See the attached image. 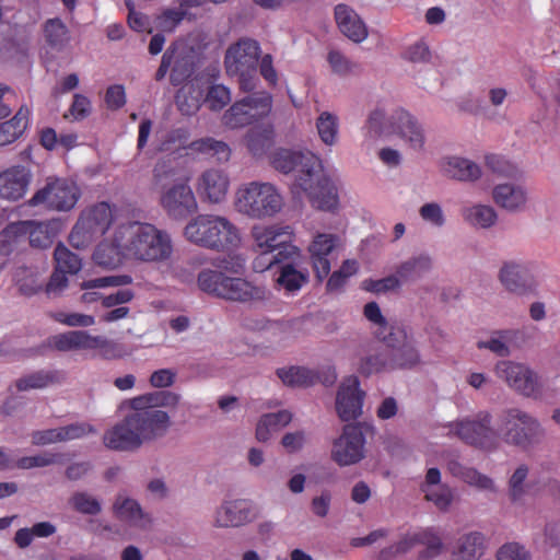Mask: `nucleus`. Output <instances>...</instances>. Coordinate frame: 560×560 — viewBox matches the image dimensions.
<instances>
[{
  "instance_id": "1",
  "label": "nucleus",
  "mask_w": 560,
  "mask_h": 560,
  "mask_svg": "<svg viewBox=\"0 0 560 560\" xmlns=\"http://www.w3.org/2000/svg\"><path fill=\"white\" fill-rule=\"evenodd\" d=\"M275 170L294 173L292 192L303 191L312 206L324 211L335 210L338 206L337 188L325 174L320 159L311 151L290 149L276 150L270 159Z\"/></svg>"
},
{
  "instance_id": "2",
  "label": "nucleus",
  "mask_w": 560,
  "mask_h": 560,
  "mask_svg": "<svg viewBox=\"0 0 560 560\" xmlns=\"http://www.w3.org/2000/svg\"><path fill=\"white\" fill-rule=\"evenodd\" d=\"M138 397L129 400L131 411L106 430L103 444L112 451L136 452L144 444L164 438L172 427L171 416L162 409L147 407Z\"/></svg>"
},
{
  "instance_id": "3",
  "label": "nucleus",
  "mask_w": 560,
  "mask_h": 560,
  "mask_svg": "<svg viewBox=\"0 0 560 560\" xmlns=\"http://www.w3.org/2000/svg\"><path fill=\"white\" fill-rule=\"evenodd\" d=\"M151 186L159 195V205L170 219L182 221L197 211L198 202L189 185V177L183 176L173 161L161 159L156 162Z\"/></svg>"
},
{
  "instance_id": "4",
  "label": "nucleus",
  "mask_w": 560,
  "mask_h": 560,
  "mask_svg": "<svg viewBox=\"0 0 560 560\" xmlns=\"http://www.w3.org/2000/svg\"><path fill=\"white\" fill-rule=\"evenodd\" d=\"M118 241H126L127 260L141 264H167L174 255L171 234L154 224L127 222L118 225Z\"/></svg>"
},
{
  "instance_id": "5",
  "label": "nucleus",
  "mask_w": 560,
  "mask_h": 560,
  "mask_svg": "<svg viewBox=\"0 0 560 560\" xmlns=\"http://www.w3.org/2000/svg\"><path fill=\"white\" fill-rule=\"evenodd\" d=\"M184 236L195 245L219 252L236 248L242 241L238 228L217 214L196 215L186 224Z\"/></svg>"
},
{
  "instance_id": "6",
  "label": "nucleus",
  "mask_w": 560,
  "mask_h": 560,
  "mask_svg": "<svg viewBox=\"0 0 560 560\" xmlns=\"http://www.w3.org/2000/svg\"><path fill=\"white\" fill-rule=\"evenodd\" d=\"M234 207L238 213L249 219L265 220L282 211L284 198L271 183L250 182L236 190Z\"/></svg>"
},
{
  "instance_id": "7",
  "label": "nucleus",
  "mask_w": 560,
  "mask_h": 560,
  "mask_svg": "<svg viewBox=\"0 0 560 560\" xmlns=\"http://www.w3.org/2000/svg\"><path fill=\"white\" fill-rule=\"evenodd\" d=\"M497 438L514 447L528 450L545 438V429L537 418L518 407L500 411L497 422Z\"/></svg>"
},
{
  "instance_id": "8",
  "label": "nucleus",
  "mask_w": 560,
  "mask_h": 560,
  "mask_svg": "<svg viewBox=\"0 0 560 560\" xmlns=\"http://www.w3.org/2000/svg\"><path fill=\"white\" fill-rule=\"evenodd\" d=\"M259 57L258 42L247 37L238 39L226 49L225 71L230 77L238 78L240 89L244 92H250L256 88Z\"/></svg>"
},
{
  "instance_id": "9",
  "label": "nucleus",
  "mask_w": 560,
  "mask_h": 560,
  "mask_svg": "<svg viewBox=\"0 0 560 560\" xmlns=\"http://www.w3.org/2000/svg\"><path fill=\"white\" fill-rule=\"evenodd\" d=\"M113 222V210L106 202H100L80 214L69 235L70 244L75 248H85L101 237Z\"/></svg>"
},
{
  "instance_id": "10",
  "label": "nucleus",
  "mask_w": 560,
  "mask_h": 560,
  "mask_svg": "<svg viewBox=\"0 0 560 560\" xmlns=\"http://www.w3.org/2000/svg\"><path fill=\"white\" fill-rule=\"evenodd\" d=\"M81 190L78 185L63 177H48L45 185L30 199L31 206H44L56 211H69L74 208Z\"/></svg>"
},
{
  "instance_id": "11",
  "label": "nucleus",
  "mask_w": 560,
  "mask_h": 560,
  "mask_svg": "<svg viewBox=\"0 0 560 560\" xmlns=\"http://www.w3.org/2000/svg\"><path fill=\"white\" fill-rule=\"evenodd\" d=\"M493 372L509 388L522 396L537 397L541 393V377L525 363L511 360L498 361Z\"/></svg>"
},
{
  "instance_id": "12",
  "label": "nucleus",
  "mask_w": 560,
  "mask_h": 560,
  "mask_svg": "<svg viewBox=\"0 0 560 560\" xmlns=\"http://www.w3.org/2000/svg\"><path fill=\"white\" fill-rule=\"evenodd\" d=\"M366 439L359 423L343 425L341 433L332 440L330 459L340 467L359 464L366 455Z\"/></svg>"
},
{
  "instance_id": "13",
  "label": "nucleus",
  "mask_w": 560,
  "mask_h": 560,
  "mask_svg": "<svg viewBox=\"0 0 560 560\" xmlns=\"http://www.w3.org/2000/svg\"><path fill=\"white\" fill-rule=\"evenodd\" d=\"M272 97L267 92L253 93L235 102L223 115V124L229 128H242L268 116Z\"/></svg>"
},
{
  "instance_id": "14",
  "label": "nucleus",
  "mask_w": 560,
  "mask_h": 560,
  "mask_svg": "<svg viewBox=\"0 0 560 560\" xmlns=\"http://www.w3.org/2000/svg\"><path fill=\"white\" fill-rule=\"evenodd\" d=\"M489 411H480L474 419H462L450 424V433L463 442L482 448L495 445L497 430L491 425Z\"/></svg>"
},
{
  "instance_id": "15",
  "label": "nucleus",
  "mask_w": 560,
  "mask_h": 560,
  "mask_svg": "<svg viewBox=\"0 0 560 560\" xmlns=\"http://www.w3.org/2000/svg\"><path fill=\"white\" fill-rule=\"evenodd\" d=\"M257 518L255 504L243 498H228L215 509L213 526L215 528H235L254 522Z\"/></svg>"
},
{
  "instance_id": "16",
  "label": "nucleus",
  "mask_w": 560,
  "mask_h": 560,
  "mask_svg": "<svg viewBox=\"0 0 560 560\" xmlns=\"http://www.w3.org/2000/svg\"><path fill=\"white\" fill-rule=\"evenodd\" d=\"M365 393L360 388L357 376H348L339 384L336 393L335 408L341 421L357 420L363 413Z\"/></svg>"
},
{
  "instance_id": "17",
  "label": "nucleus",
  "mask_w": 560,
  "mask_h": 560,
  "mask_svg": "<svg viewBox=\"0 0 560 560\" xmlns=\"http://www.w3.org/2000/svg\"><path fill=\"white\" fill-rule=\"evenodd\" d=\"M253 247L258 254H276L291 244L293 230L289 225H254L250 230Z\"/></svg>"
},
{
  "instance_id": "18",
  "label": "nucleus",
  "mask_w": 560,
  "mask_h": 560,
  "mask_svg": "<svg viewBox=\"0 0 560 560\" xmlns=\"http://www.w3.org/2000/svg\"><path fill=\"white\" fill-rule=\"evenodd\" d=\"M341 247L337 234L317 233L308 246V253L316 278L323 281L330 272L334 253Z\"/></svg>"
},
{
  "instance_id": "19",
  "label": "nucleus",
  "mask_w": 560,
  "mask_h": 560,
  "mask_svg": "<svg viewBox=\"0 0 560 560\" xmlns=\"http://www.w3.org/2000/svg\"><path fill=\"white\" fill-rule=\"evenodd\" d=\"M498 280L505 291L523 296L535 290V282L527 266L521 260H504L498 271Z\"/></svg>"
},
{
  "instance_id": "20",
  "label": "nucleus",
  "mask_w": 560,
  "mask_h": 560,
  "mask_svg": "<svg viewBox=\"0 0 560 560\" xmlns=\"http://www.w3.org/2000/svg\"><path fill=\"white\" fill-rule=\"evenodd\" d=\"M395 133L415 152H422L425 145V130L417 117L405 109L392 114Z\"/></svg>"
},
{
  "instance_id": "21",
  "label": "nucleus",
  "mask_w": 560,
  "mask_h": 560,
  "mask_svg": "<svg viewBox=\"0 0 560 560\" xmlns=\"http://www.w3.org/2000/svg\"><path fill=\"white\" fill-rule=\"evenodd\" d=\"M229 188V175L220 168H207L196 179V190L199 197L212 205L223 201Z\"/></svg>"
},
{
  "instance_id": "22",
  "label": "nucleus",
  "mask_w": 560,
  "mask_h": 560,
  "mask_svg": "<svg viewBox=\"0 0 560 560\" xmlns=\"http://www.w3.org/2000/svg\"><path fill=\"white\" fill-rule=\"evenodd\" d=\"M113 515L128 526L141 530L149 529L152 518L144 512L140 503L126 492H118L112 505Z\"/></svg>"
},
{
  "instance_id": "23",
  "label": "nucleus",
  "mask_w": 560,
  "mask_h": 560,
  "mask_svg": "<svg viewBox=\"0 0 560 560\" xmlns=\"http://www.w3.org/2000/svg\"><path fill=\"white\" fill-rule=\"evenodd\" d=\"M383 339L389 347L393 370L412 369L421 363V355L415 341L408 339L402 331L389 332Z\"/></svg>"
},
{
  "instance_id": "24",
  "label": "nucleus",
  "mask_w": 560,
  "mask_h": 560,
  "mask_svg": "<svg viewBox=\"0 0 560 560\" xmlns=\"http://www.w3.org/2000/svg\"><path fill=\"white\" fill-rule=\"evenodd\" d=\"M420 491L428 502L433 503L440 511H447L453 502V489L442 482L440 469L432 467L425 472L420 483Z\"/></svg>"
},
{
  "instance_id": "25",
  "label": "nucleus",
  "mask_w": 560,
  "mask_h": 560,
  "mask_svg": "<svg viewBox=\"0 0 560 560\" xmlns=\"http://www.w3.org/2000/svg\"><path fill=\"white\" fill-rule=\"evenodd\" d=\"M493 202L510 213L522 212L528 202V191L525 186L515 183H502L492 188Z\"/></svg>"
},
{
  "instance_id": "26",
  "label": "nucleus",
  "mask_w": 560,
  "mask_h": 560,
  "mask_svg": "<svg viewBox=\"0 0 560 560\" xmlns=\"http://www.w3.org/2000/svg\"><path fill=\"white\" fill-rule=\"evenodd\" d=\"M267 294V290L262 287L254 285L249 281L240 277L225 275L220 299L245 303L265 300Z\"/></svg>"
},
{
  "instance_id": "27",
  "label": "nucleus",
  "mask_w": 560,
  "mask_h": 560,
  "mask_svg": "<svg viewBox=\"0 0 560 560\" xmlns=\"http://www.w3.org/2000/svg\"><path fill=\"white\" fill-rule=\"evenodd\" d=\"M446 470L454 478L476 488L479 491L497 493L498 487L492 478L481 474L474 467L466 466L456 456H451L446 460Z\"/></svg>"
},
{
  "instance_id": "28",
  "label": "nucleus",
  "mask_w": 560,
  "mask_h": 560,
  "mask_svg": "<svg viewBox=\"0 0 560 560\" xmlns=\"http://www.w3.org/2000/svg\"><path fill=\"white\" fill-rule=\"evenodd\" d=\"M536 328L523 326L518 329H504L494 331L489 339L477 342L478 349H487L499 357H509L511 354L510 342L515 340H525L530 338Z\"/></svg>"
},
{
  "instance_id": "29",
  "label": "nucleus",
  "mask_w": 560,
  "mask_h": 560,
  "mask_svg": "<svg viewBox=\"0 0 560 560\" xmlns=\"http://www.w3.org/2000/svg\"><path fill=\"white\" fill-rule=\"evenodd\" d=\"M335 20L339 31L353 43L368 38V26L361 16L349 5L339 3L335 7Z\"/></svg>"
},
{
  "instance_id": "30",
  "label": "nucleus",
  "mask_w": 560,
  "mask_h": 560,
  "mask_svg": "<svg viewBox=\"0 0 560 560\" xmlns=\"http://www.w3.org/2000/svg\"><path fill=\"white\" fill-rule=\"evenodd\" d=\"M126 241H118V225L115 228L110 238L102 241L94 254L93 259L96 265L115 269L127 260V249L125 248Z\"/></svg>"
},
{
  "instance_id": "31",
  "label": "nucleus",
  "mask_w": 560,
  "mask_h": 560,
  "mask_svg": "<svg viewBox=\"0 0 560 560\" xmlns=\"http://www.w3.org/2000/svg\"><path fill=\"white\" fill-rule=\"evenodd\" d=\"M31 180L30 171L24 166H13L0 173V197L8 200L22 198Z\"/></svg>"
},
{
  "instance_id": "32",
  "label": "nucleus",
  "mask_w": 560,
  "mask_h": 560,
  "mask_svg": "<svg viewBox=\"0 0 560 560\" xmlns=\"http://www.w3.org/2000/svg\"><path fill=\"white\" fill-rule=\"evenodd\" d=\"M433 266L432 256L427 253H420L400 261L395 267V273L399 277L402 285L422 279L432 271Z\"/></svg>"
},
{
  "instance_id": "33",
  "label": "nucleus",
  "mask_w": 560,
  "mask_h": 560,
  "mask_svg": "<svg viewBox=\"0 0 560 560\" xmlns=\"http://www.w3.org/2000/svg\"><path fill=\"white\" fill-rule=\"evenodd\" d=\"M300 259L301 253L299 252V256L283 260L279 265L277 283L289 293L299 291L308 281V272L301 267L298 261Z\"/></svg>"
},
{
  "instance_id": "34",
  "label": "nucleus",
  "mask_w": 560,
  "mask_h": 560,
  "mask_svg": "<svg viewBox=\"0 0 560 560\" xmlns=\"http://www.w3.org/2000/svg\"><path fill=\"white\" fill-rule=\"evenodd\" d=\"M441 167L446 176L459 182H476L482 174L477 163L456 155L442 159Z\"/></svg>"
},
{
  "instance_id": "35",
  "label": "nucleus",
  "mask_w": 560,
  "mask_h": 560,
  "mask_svg": "<svg viewBox=\"0 0 560 560\" xmlns=\"http://www.w3.org/2000/svg\"><path fill=\"white\" fill-rule=\"evenodd\" d=\"M486 546L487 539L481 532L464 533L457 538L452 555L456 560H476L483 555Z\"/></svg>"
},
{
  "instance_id": "36",
  "label": "nucleus",
  "mask_w": 560,
  "mask_h": 560,
  "mask_svg": "<svg viewBox=\"0 0 560 560\" xmlns=\"http://www.w3.org/2000/svg\"><path fill=\"white\" fill-rule=\"evenodd\" d=\"M463 220L477 230H490L499 220L497 210L491 205L471 203L462 209Z\"/></svg>"
},
{
  "instance_id": "37",
  "label": "nucleus",
  "mask_w": 560,
  "mask_h": 560,
  "mask_svg": "<svg viewBox=\"0 0 560 560\" xmlns=\"http://www.w3.org/2000/svg\"><path fill=\"white\" fill-rule=\"evenodd\" d=\"M65 381V374L58 370H39L23 375L14 382L18 392L43 389Z\"/></svg>"
},
{
  "instance_id": "38",
  "label": "nucleus",
  "mask_w": 560,
  "mask_h": 560,
  "mask_svg": "<svg viewBox=\"0 0 560 560\" xmlns=\"http://www.w3.org/2000/svg\"><path fill=\"white\" fill-rule=\"evenodd\" d=\"M410 548L417 545L423 546L418 555V560H432L439 557L444 550V542L441 536L433 528H425L409 535Z\"/></svg>"
},
{
  "instance_id": "39",
  "label": "nucleus",
  "mask_w": 560,
  "mask_h": 560,
  "mask_svg": "<svg viewBox=\"0 0 560 560\" xmlns=\"http://www.w3.org/2000/svg\"><path fill=\"white\" fill-rule=\"evenodd\" d=\"M91 334L85 330H70L51 336L48 346L60 352L89 350Z\"/></svg>"
},
{
  "instance_id": "40",
  "label": "nucleus",
  "mask_w": 560,
  "mask_h": 560,
  "mask_svg": "<svg viewBox=\"0 0 560 560\" xmlns=\"http://www.w3.org/2000/svg\"><path fill=\"white\" fill-rule=\"evenodd\" d=\"M387 370H393L390 351L387 345L371 348L360 360L359 371L364 375H371Z\"/></svg>"
},
{
  "instance_id": "41",
  "label": "nucleus",
  "mask_w": 560,
  "mask_h": 560,
  "mask_svg": "<svg viewBox=\"0 0 560 560\" xmlns=\"http://www.w3.org/2000/svg\"><path fill=\"white\" fill-rule=\"evenodd\" d=\"M292 421L289 410L266 413L257 422L255 435L259 442H267L273 432L281 430Z\"/></svg>"
},
{
  "instance_id": "42",
  "label": "nucleus",
  "mask_w": 560,
  "mask_h": 560,
  "mask_svg": "<svg viewBox=\"0 0 560 560\" xmlns=\"http://www.w3.org/2000/svg\"><path fill=\"white\" fill-rule=\"evenodd\" d=\"M30 109L21 106L15 115L3 122H0V145H8L16 141L28 126Z\"/></svg>"
},
{
  "instance_id": "43",
  "label": "nucleus",
  "mask_w": 560,
  "mask_h": 560,
  "mask_svg": "<svg viewBox=\"0 0 560 560\" xmlns=\"http://www.w3.org/2000/svg\"><path fill=\"white\" fill-rule=\"evenodd\" d=\"M28 222L10 223L0 232V255H11L26 240Z\"/></svg>"
},
{
  "instance_id": "44",
  "label": "nucleus",
  "mask_w": 560,
  "mask_h": 560,
  "mask_svg": "<svg viewBox=\"0 0 560 560\" xmlns=\"http://www.w3.org/2000/svg\"><path fill=\"white\" fill-rule=\"evenodd\" d=\"M315 128L319 140L326 147H335L339 142V118L336 114L324 110L315 120Z\"/></svg>"
},
{
  "instance_id": "45",
  "label": "nucleus",
  "mask_w": 560,
  "mask_h": 560,
  "mask_svg": "<svg viewBox=\"0 0 560 560\" xmlns=\"http://www.w3.org/2000/svg\"><path fill=\"white\" fill-rule=\"evenodd\" d=\"M278 377L287 386L307 387L317 383L318 373L303 366H290L277 370Z\"/></svg>"
},
{
  "instance_id": "46",
  "label": "nucleus",
  "mask_w": 560,
  "mask_h": 560,
  "mask_svg": "<svg viewBox=\"0 0 560 560\" xmlns=\"http://www.w3.org/2000/svg\"><path fill=\"white\" fill-rule=\"evenodd\" d=\"M529 466L527 464H520L515 467L508 480V495L512 503L523 502L525 495L528 493Z\"/></svg>"
},
{
  "instance_id": "47",
  "label": "nucleus",
  "mask_w": 560,
  "mask_h": 560,
  "mask_svg": "<svg viewBox=\"0 0 560 560\" xmlns=\"http://www.w3.org/2000/svg\"><path fill=\"white\" fill-rule=\"evenodd\" d=\"M224 270H228V268L223 266H219L218 269H202L197 276L198 289L209 295L220 299L226 275Z\"/></svg>"
},
{
  "instance_id": "48",
  "label": "nucleus",
  "mask_w": 560,
  "mask_h": 560,
  "mask_svg": "<svg viewBox=\"0 0 560 560\" xmlns=\"http://www.w3.org/2000/svg\"><path fill=\"white\" fill-rule=\"evenodd\" d=\"M392 115L387 116L383 109L376 108L370 113L365 122L366 137L376 140L381 137L395 132V125L390 121Z\"/></svg>"
},
{
  "instance_id": "49",
  "label": "nucleus",
  "mask_w": 560,
  "mask_h": 560,
  "mask_svg": "<svg viewBox=\"0 0 560 560\" xmlns=\"http://www.w3.org/2000/svg\"><path fill=\"white\" fill-rule=\"evenodd\" d=\"M327 62L331 72L338 77L357 75L361 72V66L338 49H330L328 51Z\"/></svg>"
},
{
  "instance_id": "50",
  "label": "nucleus",
  "mask_w": 560,
  "mask_h": 560,
  "mask_svg": "<svg viewBox=\"0 0 560 560\" xmlns=\"http://www.w3.org/2000/svg\"><path fill=\"white\" fill-rule=\"evenodd\" d=\"M89 350H97L104 360H117L128 354L125 346L103 336H92Z\"/></svg>"
},
{
  "instance_id": "51",
  "label": "nucleus",
  "mask_w": 560,
  "mask_h": 560,
  "mask_svg": "<svg viewBox=\"0 0 560 560\" xmlns=\"http://www.w3.org/2000/svg\"><path fill=\"white\" fill-rule=\"evenodd\" d=\"M47 44L57 50L62 49L70 42V33L60 19H50L44 25Z\"/></svg>"
},
{
  "instance_id": "52",
  "label": "nucleus",
  "mask_w": 560,
  "mask_h": 560,
  "mask_svg": "<svg viewBox=\"0 0 560 560\" xmlns=\"http://www.w3.org/2000/svg\"><path fill=\"white\" fill-rule=\"evenodd\" d=\"M69 504L75 512L83 515L95 516L103 510L101 500L86 491L73 492L69 498Z\"/></svg>"
},
{
  "instance_id": "53",
  "label": "nucleus",
  "mask_w": 560,
  "mask_h": 560,
  "mask_svg": "<svg viewBox=\"0 0 560 560\" xmlns=\"http://www.w3.org/2000/svg\"><path fill=\"white\" fill-rule=\"evenodd\" d=\"M56 269L69 275L78 273L82 268V260L79 255L72 253L63 244H58L54 252Z\"/></svg>"
},
{
  "instance_id": "54",
  "label": "nucleus",
  "mask_w": 560,
  "mask_h": 560,
  "mask_svg": "<svg viewBox=\"0 0 560 560\" xmlns=\"http://www.w3.org/2000/svg\"><path fill=\"white\" fill-rule=\"evenodd\" d=\"M296 256H299V248L296 246H287L276 254H259L253 261V268L257 272H262L273 265H280L283 260Z\"/></svg>"
},
{
  "instance_id": "55",
  "label": "nucleus",
  "mask_w": 560,
  "mask_h": 560,
  "mask_svg": "<svg viewBox=\"0 0 560 560\" xmlns=\"http://www.w3.org/2000/svg\"><path fill=\"white\" fill-rule=\"evenodd\" d=\"M140 402L153 409L176 408L180 401V395L170 390H158L137 396Z\"/></svg>"
},
{
  "instance_id": "56",
  "label": "nucleus",
  "mask_w": 560,
  "mask_h": 560,
  "mask_svg": "<svg viewBox=\"0 0 560 560\" xmlns=\"http://www.w3.org/2000/svg\"><path fill=\"white\" fill-rule=\"evenodd\" d=\"M432 58L433 54L430 45L423 38L408 45L402 52V59L415 65H428L432 61Z\"/></svg>"
},
{
  "instance_id": "57",
  "label": "nucleus",
  "mask_w": 560,
  "mask_h": 560,
  "mask_svg": "<svg viewBox=\"0 0 560 560\" xmlns=\"http://www.w3.org/2000/svg\"><path fill=\"white\" fill-rule=\"evenodd\" d=\"M176 44V57L173 59V65L171 66L170 80L171 83L175 86L182 84L186 81L191 74V66L186 56H184L182 48L183 45Z\"/></svg>"
},
{
  "instance_id": "58",
  "label": "nucleus",
  "mask_w": 560,
  "mask_h": 560,
  "mask_svg": "<svg viewBox=\"0 0 560 560\" xmlns=\"http://www.w3.org/2000/svg\"><path fill=\"white\" fill-rule=\"evenodd\" d=\"M62 454L43 452L33 456H24L18 459L15 466L20 469L42 468L62 463Z\"/></svg>"
},
{
  "instance_id": "59",
  "label": "nucleus",
  "mask_w": 560,
  "mask_h": 560,
  "mask_svg": "<svg viewBox=\"0 0 560 560\" xmlns=\"http://www.w3.org/2000/svg\"><path fill=\"white\" fill-rule=\"evenodd\" d=\"M28 222L27 236L30 244L33 247L46 248L52 243V233L49 230V224L43 222Z\"/></svg>"
},
{
  "instance_id": "60",
  "label": "nucleus",
  "mask_w": 560,
  "mask_h": 560,
  "mask_svg": "<svg viewBox=\"0 0 560 560\" xmlns=\"http://www.w3.org/2000/svg\"><path fill=\"white\" fill-rule=\"evenodd\" d=\"M57 429L58 442H68L95 434L96 429L88 422H75Z\"/></svg>"
},
{
  "instance_id": "61",
  "label": "nucleus",
  "mask_w": 560,
  "mask_h": 560,
  "mask_svg": "<svg viewBox=\"0 0 560 560\" xmlns=\"http://www.w3.org/2000/svg\"><path fill=\"white\" fill-rule=\"evenodd\" d=\"M15 279L19 291L27 296L34 295L42 289V282L38 280L37 275L30 271L26 267L21 266L15 271Z\"/></svg>"
},
{
  "instance_id": "62",
  "label": "nucleus",
  "mask_w": 560,
  "mask_h": 560,
  "mask_svg": "<svg viewBox=\"0 0 560 560\" xmlns=\"http://www.w3.org/2000/svg\"><path fill=\"white\" fill-rule=\"evenodd\" d=\"M132 281L133 279L129 275L106 276L83 281L81 289L93 290L97 288L124 287L131 284Z\"/></svg>"
},
{
  "instance_id": "63",
  "label": "nucleus",
  "mask_w": 560,
  "mask_h": 560,
  "mask_svg": "<svg viewBox=\"0 0 560 560\" xmlns=\"http://www.w3.org/2000/svg\"><path fill=\"white\" fill-rule=\"evenodd\" d=\"M364 290L376 294L394 292L402 287L399 277L396 273L387 276L378 280H365L362 283Z\"/></svg>"
},
{
  "instance_id": "64",
  "label": "nucleus",
  "mask_w": 560,
  "mask_h": 560,
  "mask_svg": "<svg viewBox=\"0 0 560 560\" xmlns=\"http://www.w3.org/2000/svg\"><path fill=\"white\" fill-rule=\"evenodd\" d=\"M231 101L230 90L222 84H214L209 88L206 95V104L211 110H221Z\"/></svg>"
}]
</instances>
